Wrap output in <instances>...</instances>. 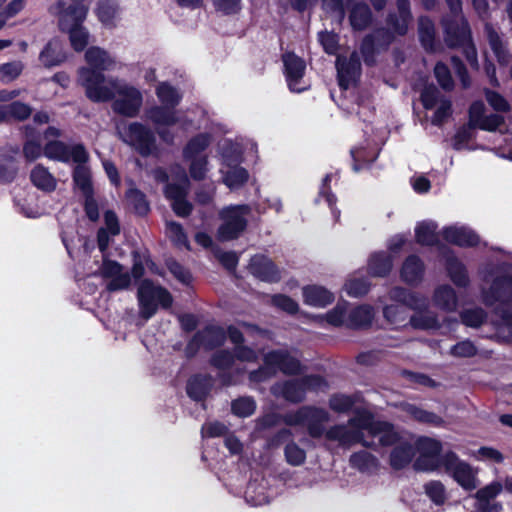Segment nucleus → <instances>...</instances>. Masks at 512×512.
Listing matches in <instances>:
<instances>
[{"instance_id": "obj_34", "label": "nucleus", "mask_w": 512, "mask_h": 512, "mask_svg": "<svg viewBox=\"0 0 512 512\" xmlns=\"http://www.w3.org/2000/svg\"><path fill=\"white\" fill-rule=\"evenodd\" d=\"M349 22L354 30L362 31L372 22V12L366 2H352Z\"/></svg>"}, {"instance_id": "obj_20", "label": "nucleus", "mask_w": 512, "mask_h": 512, "mask_svg": "<svg viewBox=\"0 0 512 512\" xmlns=\"http://www.w3.org/2000/svg\"><path fill=\"white\" fill-rule=\"evenodd\" d=\"M226 341V332L220 326L209 325L196 332L190 345L203 346L207 350L220 347Z\"/></svg>"}, {"instance_id": "obj_4", "label": "nucleus", "mask_w": 512, "mask_h": 512, "mask_svg": "<svg viewBox=\"0 0 512 512\" xmlns=\"http://www.w3.org/2000/svg\"><path fill=\"white\" fill-rule=\"evenodd\" d=\"M495 273L500 275L493 279L488 289L482 291L483 303L489 307L497 302L512 301V264L501 263L495 267H486L481 271L482 279L488 281Z\"/></svg>"}, {"instance_id": "obj_9", "label": "nucleus", "mask_w": 512, "mask_h": 512, "mask_svg": "<svg viewBox=\"0 0 512 512\" xmlns=\"http://www.w3.org/2000/svg\"><path fill=\"white\" fill-rule=\"evenodd\" d=\"M414 448L419 453L413 464L415 470L433 472L443 468L444 454H441L442 444L440 441L424 436L419 437L415 441Z\"/></svg>"}, {"instance_id": "obj_14", "label": "nucleus", "mask_w": 512, "mask_h": 512, "mask_svg": "<svg viewBox=\"0 0 512 512\" xmlns=\"http://www.w3.org/2000/svg\"><path fill=\"white\" fill-rule=\"evenodd\" d=\"M263 362L273 365L276 371L279 370L289 376L299 375L305 370L301 361L287 349H276L267 352L263 356Z\"/></svg>"}, {"instance_id": "obj_44", "label": "nucleus", "mask_w": 512, "mask_h": 512, "mask_svg": "<svg viewBox=\"0 0 512 512\" xmlns=\"http://www.w3.org/2000/svg\"><path fill=\"white\" fill-rule=\"evenodd\" d=\"M76 166L72 173V178L75 186L79 188L84 195L93 194L94 189L92 185L91 171L85 165L86 163H75Z\"/></svg>"}, {"instance_id": "obj_17", "label": "nucleus", "mask_w": 512, "mask_h": 512, "mask_svg": "<svg viewBox=\"0 0 512 512\" xmlns=\"http://www.w3.org/2000/svg\"><path fill=\"white\" fill-rule=\"evenodd\" d=\"M249 270L261 281L276 283L281 279V274L274 262L264 255H255L250 259Z\"/></svg>"}, {"instance_id": "obj_3", "label": "nucleus", "mask_w": 512, "mask_h": 512, "mask_svg": "<svg viewBox=\"0 0 512 512\" xmlns=\"http://www.w3.org/2000/svg\"><path fill=\"white\" fill-rule=\"evenodd\" d=\"M58 2L56 8L59 11V28L69 34V40L73 49L77 52L83 51L89 42V33L82 26L88 12L84 2Z\"/></svg>"}, {"instance_id": "obj_62", "label": "nucleus", "mask_w": 512, "mask_h": 512, "mask_svg": "<svg viewBox=\"0 0 512 512\" xmlns=\"http://www.w3.org/2000/svg\"><path fill=\"white\" fill-rule=\"evenodd\" d=\"M383 315L393 325H403L407 318L406 308L400 303L386 305Z\"/></svg>"}, {"instance_id": "obj_59", "label": "nucleus", "mask_w": 512, "mask_h": 512, "mask_svg": "<svg viewBox=\"0 0 512 512\" xmlns=\"http://www.w3.org/2000/svg\"><path fill=\"white\" fill-rule=\"evenodd\" d=\"M284 456L286 462L291 466H300L306 461V451L293 440L286 444Z\"/></svg>"}, {"instance_id": "obj_23", "label": "nucleus", "mask_w": 512, "mask_h": 512, "mask_svg": "<svg viewBox=\"0 0 512 512\" xmlns=\"http://www.w3.org/2000/svg\"><path fill=\"white\" fill-rule=\"evenodd\" d=\"M499 320L493 322L495 336L501 342L512 343V308L500 305L494 308Z\"/></svg>"}, {"instance_id": "obj_57", "label": "nucleus", "mask_w": 512, "mask_h": 512, "mask_svg": "<svg viewBox=\"0 0 512 512\" xmlns=\"http://www.w3.org/2000/svg\"><path fill=\"white\" fill-rule=\"evenodd\" d=\"M221 156L227 166H233L241 162V147L230 140H226L221 147Z\"/></svg>"}, {"instance_id": "obj_60", "label": "nucleus", "mask_w": 512, "mask_h": 512, "mask_svg": "<svg viewBox=\"0 0 512 512\" xmlns=\"http://www.w3.org/2000/svg\"><path fill=\"white\" fill-rule=\"evenodd\" d=\"M464 325L472 328L480 327L487 318V313L482 308L466 309L460 313Z\"/></svg>"}, {"instance_id": "obj_47", "label": "nucleus", "mask_w": 512, "mask_h": 512, "mask_svg": "<svg viewBox=\"0 0 512 512\" xmlns=\"http://www.w3.org/2000/svg\"><path fill=\"white\" fill-rule=\"evenodd\" d=\"M349 462L352 467L358 469L361 472H372L377 470L379 466L378 459L367 451H359L353 453L349 458Z\"/></svg>"}, {"instance_id": "obj_42", "label": "nucleus", "mask_w": 512, "mask_h": 512, "mask_svg": "<svg viewBox=\"0 0 512 512\" xmlns=\"http://www.w3.org/2000/svg\"><path fill=\"white\" fill-rule=\"evenodd\" d=\"M436 222L426 220L419 222L415 227V238L418 244L422 246H433L438 243Z\"/></svg>"}, {"instance_id": "obj_1", "label": "nucleus", "mask_w": 512, "mask_h": 512, "mask_svg": "<svg viewBox=\"0 0 512 512\" xmlns=\"http://www.w3.org/2000/svg\"><path fill=\"white\" fill-rule=\"evenodd\" d=\"M78 75L87 98L92 102L113 100L112 109L116 114L130 118L138 115L143 104V95L138 88L114 77L106 81L104 74L87 67L80 68Z\"/></svg>"}, {"instance_id": "obj_2", "label": "nucleus", "mask_w": 512, "mask_h": 512, "mask_svg": "<svg viewBox=\"0 0 512 512\" xmlns=\"http://www.w3.org/2000/svg\"><path fill=\"white\" fill-rule=\"evenodd\" d=\"M451 15L443 17L444 40L448 47L462 48L463 54L472 69L478 70V56L472 41L471 30L462 15V2H448Z\"/></svg>"}, {"instance_id": "obj_43", "label": "nucleus", "mask_w": 512, "mask_h": 512, "mask_svg": "<svg viewBox=\"0 0 512 512\" xmlns=\"http://www.w3.org/2000/svg\"><path fill=\"white\" fill-rule=\"evenodd\" d=\"M392 269V258L386 252H376L368 261V270L372 276L384 277Z\"/></svg>"}, {"instance_id": "obj_52", "label": "nucleus", "mask_w": 512, "mask_h": 512, "mask_svg": "<svg viewBox=\"0 0 512 512\" xmlns=\"http://www.w3.org/2000/svg\"><path fill=\"white\" fill-rule=\"evenodd\" d=\"M332 174H326L322 180V184L319 188L318 197L315 199V203H318L320 198H324L327 205L331 209V213L335 219L338 221L340 218V210L336 208L337 198L330 190V182H331Z\"/></svg>"}, {"instance_id": "obj_15", "label": "nucleus", "mask_w": 512, "mask_h": 512, "mask_svg": "<svg viewBox=\"0 0 512 512\" xmlns=\"http://www.w3.org/2000/svg\"><path fill=\"white\" fill-rule=\"evenodd\" d=\"M336 69L339 87L347 90L358 81L361 75V61L358 52L353 51L348 57L338 56Z\"/></svg>"}, {"instance_id": "obj_7", "label": "nucleus", "mask_w": 512, "mask_h": 512, "mask_svg": "<svg viewBox=\"0 0 512 512\" xmlns=\"http://www.w3.org/2000/svg\"><path fill=\"white\" fill-rule=\"evenodd\" d=\"M117 131L120 139L135 149L142 157H148L157 151L155 133L147 125L131 122L122 127L118 126Z\"/></svg>"}, {"instance_id": "obj_35", "label": "nucleus", "mask_w": 512, "mask_h": 512, "mask_svg": "<svg viewBox=\"0 0 512 512\" xmlns=\"http://www.w3.org/2000/svg\"><path fill=\"white\" fill-rule=\"evenodd\" d=\"M445 266L451 281L458 287L465 288L469 285V277L465 265L453 254H448Z\"/></svg>"}, {"instance_id": "obj_16", "label": "nucleus", "mask_w": 512, "mask_h": 512, "mask_svg": "<svg viewBox=\"0 0 512 512\" xmlns=\"http://www.w3.org/2000/svg\"><path fill=\"white\" fill-rule=\"evenodd\" d=\"M444 240L459 247H474L480 243L479 235L468 226H446L441 232Z\"/></svg>"}, {"instance_id": "obj_27", "label": "nucleus", "mask_w": 512, "mask_h": 512, "mask_svg": "<svg viewBox=\"0 0 512 512\" xmlns=\"http://www.w3.org/2000/svg\"><path fill=\"white\" fill-rule=\"evenodd\" d=\"M39 59L48 68L60 65L66 59L62 42L58 38L51 39L40 52Z\"/></svg>"}, {"instance_id": "obj_25", "label": "nucleus", "mask_w": 512, "mask_h": 512, "mask_svg": "<svg viewBox=\"0 0 512 512\" xmlns=\"http://www.w3.org/2000/svg\"><path fill=\"white\" fill-rule=\"evenodd\" d=\"M85 59L90 65L88 69L102 74L103 71L110 70L115 65V60L109 55V53L97 46H92L87 49Z\"/></svg>"}, {"instance_id": "obj_18", "label": "nucleus", "mask_w": 512, "mask_h": 512, "mask_svg": "<svg viewBox=\"0 0 512 512\" xmlns=\"http://www.w3.org/2000/svg\"><path fill=\"white\" fill-rule=\"evenodd\" d=\"M271 393L293 404L301 403L306 399L305 387L300 378L275 383L271 387Z\"/></svg>"}, {"instance_id": "obj_10", "label": "nucleus", "mask_w": 512, "mask_h": 512, "mask_svg": "<svg viewBox=\"0 0 512 512\" xmlns=\"http://www.w3.org/2000/svg\"><path fill=\"white\" fill-rule=\"evenodd\" d=\"M44 155L63 163H87L89 154L83 144L67 145L62 141H49L44 146Z\"/></svg>"}, {"instance_id": "obj_49", "label": "nucleus", "mask_w": 512, "mask_h": 512, "mask_svg": "<svg viewBox=\"0 0 512 512\" xmlns=\"http://www.w3.org/2000/svg\"><path fill=\"white\" fill-rule=\"evenodd\" d=\"M125 198L129 206L137 215L145 216L149 210V202L146 195L137 188H130L125 193Z\"/></svg>"}, {"instance_id": "obj_22", "label": "nucleus", "mask_w": 512, "mask_h": 512, "mask_svg": "<svg viewBox=\"0 0 512 512\" xmlns=\"http://www.w3.org/2000/svg\"><path fill=\"white\" fill-rule=\"evenodd\" d=\"M105 227H101L97 231V245L99 250L104 254L113 237L120 234V223L116 213L112 210L104 212Z\"/></svg>"}, {"instance_id": "obj_30", "label": "nucleus", "mask_w": 512, "mask_h": 512, "mask_svg": "<svg viewBox=\"0 0 512 512\" xmlns=\"http://www.w3.org/2000/svg\"><path fill=\"white\" fill-rule=\"evenodd\" d=\"M414 456V445L407 440H402L390 453V465L395 470L403 469L410 464Z\"/></svg>"}, {"instance_id": "obj_29", "label": "nucleus", "mask_w": 512, "mask_h": 512, "mask_svg": "<svg viewBox=\"0 0 512 512\" xmlns=\"http://www.w3.org/2000/svg\"><path fill=\"white\" fill-rule=\"evenodd\" d=\"M424 270L423 261L416 255H410L402 265L401 278L409 285H417L423 279Z\"/></svg>"}, {"instance_id": "obj_38", "label": "nucleus", "mask_w": 512, "mask_h": 512, "mask_svg": "<svg viewBox=\"0 0 512 512\" xmlns=\"http://www.w3.org/2000/svg\"><path fill=\"white\" fill-rule=\"evenodd\" d=\"M433 301L437 308L447 312L455 311L458 306L456 292L450 285L437 287L433 294Z\"/></svg>"}, {"instance_id": "obj_26", "label": "nucleus", "mask_w": 512, "mask_h": 512, "mask_svg": "<svg viewBox=\"0 0 512 512\" xmlns=\"http://www.w3.org/2000/svg\"><path fill=\"white\" fill-rule=\"evenodd\" d=\"M146 118L157 128L160 126H173L179 122L174 108L165 105H155L145 111Z\"/></svg>"}, {"instance_id": "obj_12", "label": "nucleus", "mask_w": 512, "mask_h": 512, "mask_svg": "<svg viewBox=\"0 0 512 512\" xmlns=\"http://www.w3.org/2000/svg\"><path fill=\"white\" fill-rule=\"evenodd\" d=\"M284 75L291 92L301 93L309 89L310 84L304 81L306 72L305 61L294 53L283 54Z\"/></svg>"}, {"instance_id": "obj_28", "label": "nucleus", "mask_w": 512, "mask_h": 512, "mask_svg": "<svg viewBox=\"0 0 512 512\" xmlns=\"http://www.w3.org/2000/svg\"><path fill=\"white\" fill-rule=\"evenodd\" d=\"M213 386V378L210 375H194L189 378L186 386L188 396L195 401L204 400Z\"/></svg>"}, {"instance_id": "obj_6", "label": "nucleus", "mask_w": 512, "mask_h": 512, "mask_svg": "<svg viewBox=\"0 0 512 512\" xmlns=\"http://www.w3.org/2000/svg\"><path fill=\"white\" fill-rule=\"evenodd\" d=\"M139 315L148 320L152 318L159 307L169 309L173 303L171 293L164 287L154 284L150 279L140 282L137 291Z\"/></svg>"}, {"instance_id": "obj_64", "label": "nucleus", "mask_w": 512, "mask_h": 512, "mask_svg": "<svg viewBox=\"0 0 512 512\" xmlns=\"http://www.w3.org/2000/svg\"><path fill=\"white\" fill-rule=\"evenodd\" d=\"M235 362L234 352L228 349L216 351L210 359V364L219 370L229 369Z\"/></svg>"}, {"instance_id": "obj_54", "label": "nucleus", "mask_w": 512, "mask_h": 512, "mask_svg": "<svg viewBox=\"0 0 512 512\" xmlns=\"http://www.w3.org/2000/svg\"><path fill=\"white\" fill-rule=\"evenodd\" d=\"M17 161L12 155H0V183H11L17 176Z\"/></svg>"}, {"instance_id": "obj_40", "label": "nucleus", "mask_w": 512, "mask_h": 512, "mask_svg": "<svg viewBox=\"0 0 512 512\" xmlns=\"http://www.w3.org/2000/svg\"><path fill=\"white\" fill-rule=\"evenodd\" d=\"M418 32L423 48L428 52H434L437 48L435 26L429 17L421 16L419 18Z\"/></svg>"}, {"instance_id": "obj_55", "label": "nucleus", "mask_w": 512, "mask_h": 512, "mask_svg": "<svg viewBox=\"0 0 512 512\" xmlns=\"http://www.w3.org/2000/svg\"><path fill=\"white\" fill-rule=\"evenodd\" d=\"M350 154L353 159V170L355 172H359L365 166L373 163L378 156V153L375 151H368L363 147L351 149Z\"/></svg>"}, {"instance_id": "obj_5", "label": "nucleus", "mask_w": 512, "mask_h": 512, "mask_svg": "<svg viewBox=\"0 0 512 512\" xmlns=\"http://www.w3.org/2000/svg\"><path fill=\"white\" fill-rule=\"evenodd\" d=\"M329 421V412L315 405L301 406L294 411L285 413L284 417L285 425L304 427L308 435L313 439H320L324 436L325 426Z\"/></svg>"}, {"instance_id": "obj_19", "label": "nucleus", "mask_w": 512, "mask_h": 512, "mask_svg": "<svg viewBox=\"0 0 512 512\" xmlns=\"http://www.w3.org/2000/svg\"><path fill=\"white\" fill-rule=\"evenodd\" d=\"M390 300L402 304L405 308L414 311H425L428 309L429 300L426 296L412 292L403 287H394L389 291Z\"/></svg>"}, {"instance_id": "obj_61", "label": "nucleus", "mask_w": 512, "mask_h": 512, "mask_svg": "<svg viewBox=\"0 0 512 512\" xmlns=\"http://www.w3.org/2000/svg\"><path fill=\"white\" fill-rule=\"evenodd\" d=\"M166 233L176 246L189 248L188 238L181 224L175 221L167 222Z\"/></svg>"}, {"instance_id": "obj_33", "label": "nucleus", "mask_w": 512, "mask_h": 512, "mask_svg": "<svg viewBox=\"0 0 512 512\" xmlns=\"http://www.w3.org/2000/svg\"><path fill=\"white\" fill-rule=\"evenodd\" d=\"M303 298L307 305L325 307L334 301V295L326 288L308 285L303 288Z\"/></svg>"}, {"instance_id": "obj_50", "label": "nucleus", "mask_w": 512, "mask_h": 512, "mask_svg": "<svg viewBox=\"0 0 512 512\" xmlns=\"http://www.w3.org/2000/svg\"><path fill=\"white\" fill-rule=\"evenodd\" d=\"M156 95L162 105L174 108L180 103L182 95L167 82H161L156 88Z\"/></svg>"}, {"instance_id": "obj_31", "label": "nucleus", "mask_w": 512, "mask_h": 512, "mask_svg": "<svg viewBox=\"0 0 512 512\" xmlns=\"http://www.w3.org/2000/svg\"><path fill=\"white\" fill-rule=\"evenodd\" d=\"M353 412L355 415L348 419V425L353 431H360L364 435L366 432V438L369 439L378 420H375L373 414L367 409L357 408Z\"/></svg>"}, {"instance_id": "obj_13", "label": "nucleus", "mask_w": 512, "mask_h": 512, "mask_svg": "<svg viewBox=\"0 0 512 512\" xmlns=\"http://www.w3.org/2000/svg\"><path fill=\"white\" fill-rule=\"evenodd\" d=\"M327 441L336 442L342 448H350L354 444L360 443L365 447H372L373 441H368L366 436L360 431H353L348 423L335 424L325 430L324 436Z\"/></svg>"}, {"instance_id": "obj_56", "label": "nucleus", "mask_w": 512, "mask_h": 512, "mask_svg": "<svg viewBox=\"0 0 512 512\" xmlns=\"http://www.w3.org/2000/svg\"><path fill=\"white\" fill-rule=\"evenodd\" d=\"M425 494L437 506H441L447 500L445 486L437 480L429 481L424 485Z\"/></svg>"}, {"instance_id": "obj_39", "label": "nucleus", "mask_w": 512, "mask_h": 512, "mask_svg": "<svg viewBox=\"0 0 512 512\" xmlns=\"http://www.w3.org/2000/svg\"><path fill=\"white\" fill-rule=\"evenodd\" d=\"M30 179L35 187L45 192H52L57 186L56 178L41 164L32 169Z\"/></svg>"}, {"instance_id": "obj_24", "label": "nucleus", "mask_w": 512, "mask_h": 512, "mask_svg": "<svg viewBox=\"0 0 512 512\" xmlns=\"http://www.w3.org/2000/svg\"><path fill=\"white\" fill-rule=\"evenodd\" d=\"M397 4V10L388 14L386 22L395 34L403 36L407 33L412 20L410 2H397Z\"/></svg>"}, {"instance_id": "obj_8", "label": "nucleus", "mask_w": 512, "mask_h": 512, "mask_svg": "<svg viewBox=\"0 0 512 512\" xmlns=\"http://www.w3.org/2000/svg\"><path fill=\"white\" fill-rule=\"evenodd\" d=\"M249 205H234L223 208L219 216L222 224L217 230L220 241L237 239L247 227V215L250 213Z\"/></svg>"}, {"instance_id": "obj_41", "label": "nucleus", "mask_w": 512, "mask_h": 512, "mask_svg": "<svg viewBox=\"0 0 512 512\" xmlns=\"http://www.w3.org/2000/svg\"><path fill=\"white\" fill-rule=\"evenodd\" d=\"M212 136L209 133H199L192 137L185 147L182 154L184 159L198 158L211 144Z\"/></svg>"}, {"instance_id": "obj_58", "label": "nucleus", "mask_w": 512, "mask_h": 512, "mask_svg": "<svg viewBox=\"0 0 512 512\" xmlns=\"http://www.w3.org/2000/svg\"><path fill=\"white\" fill-rule=\"evenodd\" d=\"M382 50L376 41V38H374V35L372 33L366 35L361 43L360 51L363 56L364 62L368 66H372L375 63V54Z\"/></svg>"}, {"instance_id": "obj_37", "label": "nucleus", "mask_w": 512, "mask_h": 512, "mask_svg": "<svg viewBox=\"0 0 512 512\" xmlns=\"http://www.w3.org/2000/svg\"><path fill=\"white\" fill-rule=\"evenodd\" d=\"M374 318V310L370 305H360L347 314L346 327L360 329L369 327Z\"/></svg>"}, {"instance_id": "obj_53", "label": "nucleus", "mask_w": 512, "mask_h": 512, "mask_svg": "<svg viewBox=\"0 0 512 512\" xmlns=\"http://www.w3.org/2000/svg\"><path fill=\"white\" fill-rule=\"evenodd\" d=\"M257 404L252 396H242L231 402V411L240 418H247L256 411Z\"/></svg>"}, {"instance_id": "obj_36", "label": "nucleus", "mask_w": 512, "mask_h": 512, "mask_svg": "<svg viewBox=\"0 0 512 512\" xmlns=\"http://www.w3.org/2000/svg\"><path fill=\"white\" fill-rule=\"evenodd\" d=\"M485 34L488 39L489 45L497 58V61L501 65H506L510 61V54L506 48L502 37L499 33L494 29L493 25L490 23L485 24Z\"/></svg>"}, {"instance_id": "obj_46", "label": "nucleus", "mask_w": 512, "mask_h": 512, "mask_svg": "<svg viewBox=\"0 0 512 512\" xmlns=\"http://www.w3.org/2000/svg\"><path fill=\"white\" fill-rule=\"evenodd\" d=\"M245 500L251 506H261L269 503V496L263 483L250 481L245 491Z\"/></svg>"}, {"instance_id": "obj_32", "label": "nucleus", "mask_w": 512, "mask_h": 512, "mask_svg": "<svg viewBox=\"0 0 512 512\" xmlns=\"http://www.w3.org/2000/svg\"><path fill=\"white\" fill-rule=\"evenodd\" d=\"M32 114L30 105L21 101H13L9 104L1 105L0 110V123L15 121H25Z\"/></svg>"}, {"instance_id": "obj_11", "label": "nucleus", "mask_w": 512, "mask_h": 512, "mask_svg": "<svg viewBox=\"0 0 512 512\" xmlns=\"http://www.w3.org/2000/svg\"><path fill=\"white\" fill-rule=\"evenodd\" d=\"M443 470L451 476L462 488L472 491L477 487L475 473L472 467L459 459L456 453L449 451L444 453Z\"/></svg>"}, {"instance_id": "obj_63", "label": "nucleus", "mask_w": 512, "mask_h": 512, "mask_svg": "<svg viewBox=\"0 0 512 512\" xmlns=\"http://www.w3.org/2000/svg\"><path fill=\"white\" fill-rule=\"evenodd\" d=\"M24 64L21 61H12L0 64V81L9 83L15 80L23 71Z\"/></svg>"}, {"instance_id": "obj_51", "label": "nucleus", "mask_w": 512, "mask_h": 512, "mask_svg": "<svg viewBox=\"0 0 512 512\" xmlns=\"http://www.w3.org/2000/svg\"><path fill=\"white\" fill-rule=\"evenodd\" d=\"M230 169L223 175L224 184L231 190L242 187L249 179L248 171L238 164L229 166Z\"/></svg>"}, {"instance_id": "obj_48", "label": "nucleus", "mask_w": 512, "mask_h": 512, "mask_svg": "<svg viewBox=\"0 0 512 512\" xmlns=\"http://www.w3.org/2000/svg\"><path fill=\"white\" fill-rule=\"evenodd\" d=\"M357 400L358 396L356 394L346 395L343 393H335L330 396L328 404L332 411L338 414H346L353 410Z\"/></svg>"}, {"instance_id": "obj_21", "label": "nucleus", "mask_w": 512, "mask_h": 512, "mask_svg": "<svg viewBox=\"0 0 512 512\" xmlns=\"http://www.w3.org/2000/svg\"><path fill=\"white\" fill-rule=\"evenodd\" d=\"M403 440L401 434L396 430L395 426L387 421H377L373 433L370 435L368 441H373L374 445L389 447L397 445Z\"/></svg>"}, {"instance_id": "obj_45", "label": "nucleus", "mask_w": 512, "mask_h": 512, "mask_svg": "<svg viewBox=\"0 0 512 512\" xmlns=\"http://www.w3.org/2000/svg\"><path fill=\"white\" fill-rule=\"evenodd\" d=\"M404 411L413 419L420 423L430 424L439 427L444 424V420L434 412L424 410L414 404H405Z\"/></svg>"}]
</instances>
